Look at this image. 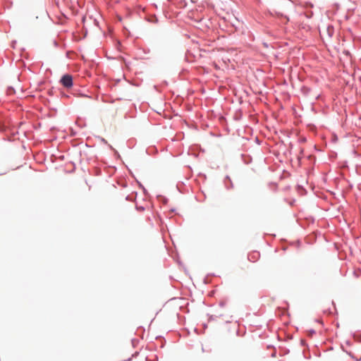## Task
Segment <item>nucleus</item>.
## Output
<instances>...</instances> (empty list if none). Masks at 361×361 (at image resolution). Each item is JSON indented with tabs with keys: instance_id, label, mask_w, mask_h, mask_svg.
I'll use <instances>...</instances> for the list:
<instances>
[{
	"instance_id": "obj_1",
	"label": "nucleus",
	"mask_w": 361,
	"mask_h": 361,
	"mask_svg": "<svg viewBox=\"0 0 361 361\" xmlns=\"http://www.w3.org/2000/svg\"><path fill=\"white\" fill-rule=\"evenodd\" d=\"M61 82L63 87L70 88L73 86V78L71 75H64L61 79Z\"/></svg>"
}]
</instances>
